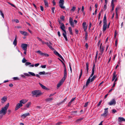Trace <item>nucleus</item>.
<instances>
[{
	"instance_id": "obj_1",
	"label": "nucleus",
	"mask_w": 125,
	"mask_h": 125,
	"mask_svg": "<svg viewBox=\"0 0 125 125\" xmlns=\"http://www.w3.org/2000/svg\"><path fill=\"white\" fill-rule=\"evenodd\" d=\"M9 105V103H8L4 107L1 108L0 111V114H3V115H5L6 113L7 110L8 108Z\"/></svg>"
},
{
	"instance_id": "obj_2",
	"label": "nucleus",
	"mask_w": 125,
	"mask_h": 125,
	"mask_svg": "<svg viewBox=\"0 0 125 125\" xmlns=\"http://www.w3.org/2000/svg\"><path fill=\"white\" fill-rule=\"evenodd\" d=\"M31 93L33 95H36V97H38L42 94L41 91L39 90L32 91L31 92Z\"/></svg>"
},
{
	"instance_id": "obj_3",
	"label": "nucleus",
	"mask_w": 125,
	"mask_h": 125,
	"mask_svg": "<svg viewBox=\"0 0 125 125\" xmlns=\"http://www.w3.org/2000/svg\"><path fill=\"white\" fill-rule=\"evenodd\" d=\"M94 74V73H92V74L90 75V77L88 78V79L87 80V81L86 82V84L85 85H84L83 86V88H86L88 85L90 83V80L91 79V78L92 77Z\"/></svg>"
},
{
	"instance_id": "obj_4",
	"label": "nucleus",
	"mask_w": 125,
	"mask_h": 125,
	"mask_svg": "<svg viewBox=\"0 0 125 125\" xmlns=\"http://www.w3.org/2000/svg\"><path fill=\"white\" fill-rule=\"evenodd\" d=\"M59 6L62 9L65 8V7L63 6L64 4V0H60L59 1Z\"/></svg>"
},
{
	"instance_id": "obj_5",
	"label": "nucleus",
	"mask_w": 125,
	"mask_h": 125,
	"mask_svg": "<svg viewBox=\"0 0 125 125\" xmlns=\"http://www.w3.org/2000/svg\"><path fill=\"white\" fill-rule=\"evenodd\" d=\"M108 108L104 109V113L101 115L102 116H104V117H105L107 115L108 113Z\"/></svg>"
},
{
	"instance_id": "obj_6",
	"label": "nucleus",
	"mask_w": 125,
	"mask_h": 125,
	"mask_svg": "<svg viewBox=\"0 0 125 125\" xmlns=\"http://www.w3.org/2000/svg\"><path fill=\"white\" fill-rule=\"evenodd\" d=\"M116 102L115 100L114 99H113L110 102L108 103L110 105H115L116 104Z\"/></svg>"
},
{
	"instance_id": "obj_7",
	"label": "nucleus",
	"mask_w": 125,
	"mask_h": 125,
	"mask_svg": "<svg viewBox=\"0 0 125 125\" xmlns=\"http://www.w3.org/2000/svg\"><path fill=\"white\" fill-rule=\"evenodd\" d=\"M27 44L25 43H22L21 45V47L23 50H27Z\"/></svg>"
},
{
	"instance_id": "obj_8",
	"label": "nucleus",
	"mask_w": 125,
	"mask_h": 125,
	"mask_svg": "<svg viewBox=\"0 0 125 125\" xmlns=\"http://www.w3.org/2000/svg\"><path fill=\"white\" fill-rule=\"evenodd\" d=\"M23 106L22 104H21L20 103L17 104L16 106V107L15 108V110L16 111L18 109L20 108V107H21Z\"/></svg>"
},
{
	"instance_id": "obj_9",
	"label": "nucleus",
	"mask_w": 125,
	"mask_h": 125,
	"mask_svg": "<svg viewBox=\"0 0 125 125\" xmlns=\"http://www.w3.org/2000/svg\"><path fill=\"white\" fill-rule=\"evenodd\" d=\"M83 28L84 29V31H86L87 29V25L85 22H83L82 24Z\"/></svg>"
},
{
	"instance_id": "obj_10",
	"label": "nucleus",
	"mask_w": 125,
	"mask_h": 125,
	"mask_svg": "<svg viewBox=\"0 0 125 125\" xmlns=\"http://www.w3.org/2000/svg\"><path fill=\"white\" fill-rule=\"evenodd\" d=\"M7 99V97L6 96H3L2 98L1 99V102L3 103L6 102Z\"/></svg>"
},
{
	"instance_id": "obj_11",
	"label": "nucleus",
	"mask_w": 125,
	"mask_h": 125,
	"mask_svg": "<svg viewBox=\"0 0 125 125\" xmlns=\"http://www.w3.org/2000/svg\"><path fill=\"white\" fill-rule=\"evenodd\" d=\"M67 76V73L66 72V69L64 70V76L62 78L63 80H65Z\"/></svg>"
},
{
	"instance_id": "obj_12",
	"label": "nucleus",
	"mask_w": 125,
	"mask_h": 125,
	"mask_svg": "<svg viewBox=\"0 0 125 125\" xmlns=\"http://www.w3.org/2000/svg\"><path fill=\"white\" fill-rule=\"evenodd\" d=\"M65 81V80H63V79H62L57 84V87H59L63 83L64 81Z\"/></svg>"
},
{
	"instance_id": "obj_13",
	"label": "nucleus",
	"mask_w": 125,
	"mask_h": 125,
	"mask_svg": "<svg viewBox=\"0 0 125 125\" xmlns=\"http://www.w3.org/2000/svg\"><path fill=\"white\" fill-rule=\"evenodd\" d=\"M69 22L71 25L73 27L74 26V23L73 22V19L71 18H70Z\"/></svg>"
},
{
	"instance_id": "obj_14",
	"label": "nucleus",
	"mask_w": 125,
	"mask_h": 125,
	"mask_svg": "<svg viewBox=\"0 0 125 125\" xmlns=\"http://www.w3.org/2000/svg\"><path fill=\"white\" fill-rule=\"evenodd\" d=\"M30 114L29 113H27L21 115V117L23 118H25L26 116H29Z\"/></svg>"
},
{
	"instance_id": "obj_15",
	"label": "nucleus",
	"mask_w": 125,
	"mask_h": 125,
	"mask_svg": "<svg viewBox=\"0 0 125 125\" xmlns=\"http://www.w3.org/2000/svg\"><path fill=\"white\" fill-rule=\"evenodd\" d=\"M62 35L63 36V37L65 38V40L66 41H68V39L66 36V32H63L62 33Z\"/></svg>"
},
{
	"instance_id": "obj_16",
	"label": "nucleus",
	"mask_w": 125,
	"mask_h": 125,
	"mask_svg": "<svg viewBox=\"0 0 125 125\" xmlns=\"http://www.w3.org/2000/svg\"><path fill=\"white\" fill-rule=\"evenodd\" d=\"M107 22H103V30L104 31H105L107 28Z\"/></svg>"
},
{
	"instance_id": "obj_17",
	"label": "nucleus",
	"mask_w": 125,
	"mask_h": 125,
	"mask_svg": "<svg viewBox=\"0 0 125 125\" xmlns=\"http://www.w3.org/2000/svg\"><path fill=\"white\" fill-rule=\"evenodd\" d=\"M45 44L48 46L49 48L52 50V51L54 50V48H52V46L50 45V44L48 42H47L46 43H45Z\"/></svg>"
},
{
	"instance_id": "obj_18",
	"label": "nucleus",
	"mask_w": 125,
	"mask_h": 125,
	"mask_svg": "<svg viewBox=\"0 0 125 125\" xmlns=\"http://www.w3.org/2000/svg\"><path fill=\"white\" fill-rule=\"evenodd\" d=\"M60 28L63 31H66L65 30V27L63 23H61V25L60 26Z\"/></svg>"
},
{
	"instance_id": "obj_19",
	"label": "nucleus",
	"mask_w": 125,
	"mask_h": 125,
	"mask_svg": "<svg viewBox=\"0 0 125 125\" xmlns=\"http://www.w3.org/2000/svg\"><path fill=\"white\" fill-rule=\"evenodd\" d=\"M118 121L119 122H120L122 121H125V119L123 117H119L118 118Z\"/></svg>"
},
{
	"instance_id": "obj_20",
	"label": "nucleus",
	"mask_w": 125,
	"mask_h": 125,
	"mask_svg": "<svg viewBox=\"0 0 125 125\" xmlns=\"http://www.w3.org/2000/svg\"><path fill=\"white\" fill-rule=\"evenodd\" d=\"M28 100L26 99H23L21 100H20V103L21 104H24L26 103L27 102Z\"/></svg>"
},
{
	"instance_id": "obj_21",
	"label": "nucleus",
	"mask_w": 125,
	"mask_h": 125,
	"mask_svg": "<svg viewBox=\"0 0 125 125\" xmlns=\"http://www.w3.org/2000/svg\"><path fill=\"white\" fill-rule=\"evenodd\" d=\"M39 84L41 87L43 89H45L46 90H48V88L46 87L45 86L43 85L41 83H39Z\"/></svg>"
},
{
	"instance_id": "obj_22",
	"label": "nucleus",
	"mask_w": 125,
	"mask_h": 125,
	"mask_svg": "<svg viewBox=\"0 0 125 125\" xmlns=\"http://www.w3.org/2000/svg\"><path fill=\"white\" fill-rule=\"evenodd\" d=\"M13 44L15 46H16L17 44V37L16 36L13 42Z\"/></svg>"
},
{
	"instance_id": "obj_23",
	"label": "nucleus",
	"mask_w": 125,
	"mask_h": 125,
	"mask_svg": "<svg viewBox=\"0 0 125 125\" xmlns=\"http://www.w3.org/2000/svg\"><path fill=\"white\" fill-rule=\"evenodd\" d=\"M53 98H47L46 99L45 101L46 102H51V101L52 100H53Z\"/></svg>"
},
{
	"instance_id": "obj_24",
	"label": "nucleus",
	"mask_w": 125,
	"mask_h": 125,
	"mask_svg": "<svg viewBox=\"0 0 125 125\" xmlns=\"http://www.w3.org/2000/svg\"><path fill=\"white\" fill-rule=\"evenodd\" d=\"M20 32L21 34L24 36H27L28 35V33L27 32Z\"/></svg>"
},
{
	"instance_id": "obj_25",
	"label": "nucleus",
	"mask_w": 125,
	"mask_h": 125,
	"mask_svg": "<svg viewBox=\"0 0 125 125\" xmlns=\"http://www.w3.org/2000/svg\"><path fill=\"white\" fill-rule=\"evenodd\" d=\"M102 45V43H101L100 45V52H103L104 49L103 47L102 48H101Z\"/></svg>"
},
{
	"instance_id": "obj_26",
	"label": "nucleus",
	"mask_w": 125,
	"mask_h": 125,
	"mask_svg": "<svg viewBox=\"0 0 125 125\" xmlns=\"http://www.w3.org/2000/svg\"><path fill=\"white\" fill-rule=\"evenodd\" d=\"M89 64V63L88 62H87L86 63V70H87V73L88 72V70H89V68H88Z\"/></svg>"
},
{
	"instance_id": "obj_27",
	"label": "nucleus",
	"mask_w": 125,
	"mask_h": 125,
	"mask_svg": "<svg viewBox=\"0 0 125 125\" xmlns=\"http://www.w3.org/2000/svg\"><path fill=\"white\" fill-rule=\"evenodd\" d=\"M95 69V64L93 63V66L92 69V73H94V70Z\"/></svg>"
},
{
	"instance_id": "obj_28",
	"label": "nucleus",
	"mask_w": 125,
	"mask_h": 125,
	"mask_svg": "<svg viewBox=\"0 0 125 125\" xmlns=\"http://www.w3.org/2000/svg\"><path fill=\"white\" fill-rule=\"evenodd\" d=\"M31 102L28 103L25 106L26 107L29 108L30 106L31 105Z\"/></svg>"
},
{
	"instance_id": "obj_29",
	"label": "nucleus",
	"mask_w": 125,
	"mask_h": 125,
	"mask_svg": "<svg viewBox=\"0 0 125 125\" xmlns=\"http://www.w3.org/2000/svg\"><path fill=\"white\" fill-rule=\"evenodd\" d=\"M96 77V75H94L91 79L90 82H91L93 81Z\"/></svg>"
},
{
	"instance_id": "obj_30",
	"label": "nucleus",
	"mask_w": 125,
	"mask_h": 125,
	"mask_svg": "<svg viewBox=\"0 0 125 125\" xmlns=\"http://www.w3.org/2000/svg\"><path fill=\"white\" fill-rule=\"evenodd\" d=\"M45 6L47 7H48V3L46 0H44V1Z\"/></svg>"
},
{
	"instance_id": "obj_31",
	"label": "nucleus",
	"mask_w": 125,
	"mask_h": 125,
	"mask_svg": "<svg viewBox=\"0 0 125 125\" xmlns=\"http://www.w3.org/2000/svg\"><path fill=\"white\" fill-rule=\"evenodd\" d=\"M28 73L32 76H36L35 74L34 73L31 72H28Z\"/></svg>"
},
{
	"instance_id": "obj_32",
	"label": "nucleus",
	"mask_w": 125,
	"mask_h": 125,
	"mask_svg": "<svg viewBox=\"0 0 125 125\" xmlns=\"http://www.w3.org/2000/svg\"><path fill=\"white\" fill-rule=\"evenodd\" d=\"M103 22H107L106 18V14L104 15L103 19Z\"/></svg>"
},
{
	"instance_id": "obj_33",
	"label": "nucleus",
	"mask_w": 125,
	"mask_h": 125,
	"mask_svg": "<svg viewBox=\"0 0 125 125\" xmlns=\"http://www.w3.org/2000/svg\"><path fill=\"white\" fill-rule=\"evenodd\" d=\"M41 55L43 56V53L42 52L38 50L36 52Z\"/></svg>"
},
{
	"instance_id": "obj_34",
	"label": "nucleus",
	"mask_w": 125,
	"mask_h": 125,
	"mask_svg": "<svg viewBox=\"0 0 125 125\" xmlns=\"http://www.w3.org/2000/svg\"><path fill=\"white\" fill-rule=\"evenodd\" d=\"M45 72L44 71L42 72H40L39 73V74L40 75H44L45 74Z\"/></svg>"
},
{
	"instance_id": "obj_35",
	"label": "nucleus",
	"mask_w": 125,
	"mask_h": 125,
	"mask_svg": "<svg viewBox=\"0 0 125 125\" xmlns=\"http://www.w3.org/2000/svg\"><path fill=\"white\" fill-rule=\"evenodd\" d=\"M88 33L87 32H86L85 34V40H87V38Z\"/></svg>"
},
{
	"instance_id": "obj_36",
	"label": "nucleus",
	"mask_w": 125,
	"mask_h": 125,
	"mask_svg": "<svg viewBox=\"0 0 125 125\" xmlns=\"http://www.w3.org/2000/svg\"><path fill=\"white\" fill-rule=\"evenodd\" d=\"M54 51V53L56 55L58 56L60 54H59L58 52L56 51L55 49H54V50H53Z\"/></svg>"
},
{
	"instance_id": "obj_37",
	"label": "nucleus",
	"mask_w": 125,
	"mask_h": 125,
	"mask_svg": "<svg viewBox=\"0 0 125 125\" xmlns=\"http://www.w3.org/2000/svg\"><path fill=\"white\" fill-rule=\"evenodd\" d=\"M76 9V7L75 6L73 7L72 9L70 11H72L73 12Z\"/></svg>"
},
{
	"instance_id": "obj_38",
	"label": "nucleus",
	"mask_w": 125,
	"mask_h": 125,
	"mask_svg": "<svg viewBox=\"0 0 125 125\" xmlns=\"http://www.w3.org/2000/svg\"><path fill=\"white\" fill-rule=\"evenodd\" d=\"M83 74V72H82V69H81V72H80V74L79 77V79H80L81 78V76H82Z\"/></svg>"
},
{
	"instance_id": "obj_39",
	"label": "nucleus",
	"mask_w": 125,
	"mask_h": 125,
	"mask_svg": "<svg viewBox=\"0 0 125 125\" xmlns=\"http://www.w3.org/2000/svg\"><path fill=\"white\" fill-rule=\"evenodd\" d=\"M116 76V72L115 71L113 73V78H115Z\"/></svg>"
},
{
	"instance_id": "obj_40",
	"label": "nucleus",
	"mask_w": 125,
	"mask_h": 125,
	"mask_svg": "<svg viewBox=\"0 0 125 125\" xmlns=\"http://www.w3.org/2000/svg\"><path fill=\"white\" fill-rule=\"evenodd\" d=\"M0 12L1 15L2 16V17L4 18V15L3 13L2 12V11L1 10H0Z\"/></svg>"
},
{
	"instance_id": "obj_41",
	"label": "nucleus",
	"mask_w": 125,
	"mask_h": 125,
	"mask_svg": "<svg viewBox=\"0 0 125 125\" xmlns=\"http://www.w3.org/2000/svg\"><path fill=\"white\" fill-rule=\"evenodd\" d=\"M83 119V118H79L77 120L76 122H79L80 121L82 120Z\"/></svg>"
},
{
	"instance_id": "obj_42",
	"label": "nucleus",
	"mask_w": 125,
	"mask_h": 125,
	"mask_svg": "<svg viewBox=\"0 0 125 125\" xmlns=\"http://www.w3.org/2000/svg\"><path fill=\"white\" fill-rule=\"evenodd\" d=\"M27 60H26L24 58L22 60V62L23 63L25 62Z\"/></svg>"
},
{
	"instance_id": "obj_43",
	"label": "nucleus",
	"mask_w": 125,
	"mask_h": 125,
	"mask_svg": "<svg viewBox=\"0 0 125 125\" xmlns=\"http://www.w3.org/2000/svg\"><path fill=\"white\" fill-rule=\"evenodd\" d=\"M43 53V56H44L46 57H49V55L47 53Z\"/></svg>"
},
{
	"instance_id": "obj_44",
	"label": "nucleus",
	"mask_w": 125,
	"mask_h": 125,
	"mask_svg": "<svg viewBox=\"0 0 125 125\" xmlns=\"http://www.w3.org/2000/svg\"><path fill=\"white\" fill-rule=\"evenodd\" d=\"M88 102H87L86 103H85L84 105V107H87L88 105Z\"/></svg>"
},
{
	"instance_id": "obj_45",
	"label": "nucleus",
	"mask_w": 125,
	"mask_h": 125,
	"mask_svg": "<svg viewBox=\"0 0 125 125\" xmlns=\"http://www.w3.org/2000/svg\"><path fill=\"white\" fill-rule=\"evenodd\" d=\"M111 6L112 7V9L111 10V11L112 12L114 10V5L111 4Z\"/></svg>"
},
{
	"instance_id": "obj_46",
	"label": "nucleus",
	"mask_w": 125,
	"mask_h": 125,
	"mask_svg": "<svg viewBox=\"0 0 125 125\" xmlns=\"http://www.w3.org/2000/svg\"><path fill=\"white\" fill-rule=\"evenodd\" d=\"M31 64V63L30 62H26L25 63V65L26 66H27L30 65Z\"/></svg>"
},
{
	"instance_id": "obj_47",
	"label": "nucleus",
	"mask_w": 125,
	"mask_h": 125,
	"mask_svg": "<svg viewBox=\"0 0 125 125\" xmlns=\"http://www.w3.org/2000/svg\"><path fill=\"white\" fill-rule=\"evenodd\" d=\"M58 56L61 59H62L63 61H64V60L62 57L61 55L60 54Z\"/></svg>"
},
{
	"instance_id": "obj_48",
	"label": "nucleus",
	"mask_w": 125,
	"mask_h": 125,
	"mask_svg": "<svg viewBox=\"0 0 125 125\" xmlns=\"http://www.w3.org/2000/svg\"><path fill=\"white\" fill-rule=\"evenodd\" d=\"M60 19L62 21H64V17L63 15L60 18Z\"/></svg>"
},
{
	"instance_id": "obj_49",
	"label": "nucleus",
	"mask_w": 125,
	"mask_h": 125,
	"mask_svg": "<svg viewBox=\"0 0 125 125\" xmlns=\"http://www.w3.org/2000/svg\"><path fill=\"white\" fill-rule=\"evenodd\" d=\"M24 75L26 76H30V75L27 73H24Z\"/></svg>"
},
{
	"instance_id": "obj_50",
	"label": "nucleus",
	"mask_w": 125,
	"mask_h": 125,
	"mask_svg": "<svg viewBox=\"0 0 125 125\" xmlns=\"http://www.w3.org/2000/svg\"><path fill=\"white\" fill-rule=\"evenodd\" d=\"M8 3L10 5L12 6L13 7L15 8L16 7H15V6L14 4H11L9 2H8Z\"/></svg>"
},
{
	"instance_id": "obj_51",
	"label": "nucleus",
	"mask_w": 125,
	"mask_h": 125,
	"mask_svg": "<svg viewBox=\"0 0 125 125\" xmlns=\"http://www.w3.org/2000/svg\"><path fill=\"white\" fill-rule=\"evenodd\" d=\"M55 9V8L54 7H52V13H54V10Z\"/></svg>"
},
{
	"instance_id": "obj_52",
	"label": "nucleus",
	"mask_w": 125,
	"mask_h": 125,
	"mask_svg": "<svg viewBox=\"0 0 125 125\" xmlns=\"http://www.w3.org/2000/svg\"><path fill=\"white\" fill-rule=\"evenodd\" d=\"M40 7L41 10L42 11H43L44 10V8L42 6H40Z\"/></svg>"
},
{
	"instance_id": "obj_53",
	"label": "nucleus",
	"mask_w": 125,
	"mask_h": 125,
	"mask_svg": "<svg viewBox=\"0 0 125 125\" xmlns=\"http://www.w3.org/2000/svg\"><path fill=\"white\" fill-rule=\"evenodd\" d=\"M112 112L113 113H115L116 112V110L115 109H114L112 110Z\"/></svg>"
},
{
	"instance_id": "obj_54",
	"label": "nucleus",
	"mask_w": 125,
	"mask_h": 125,
	"mask_svg": "<svg viewBox=\"0 0 125 125\" xmlns=\"http://www.w3.org/2000/svg\"><path fill=\"white\" fill-rule=\"evenodd\" d=\"M102 102V101H100L98 103V104H97V106H100V105L101 104V102Z\"/></svg>"
},
{
	"instance_id": "obj_55",
	"label": "nucleus",
	"mask_w": 125,
	"mask_h": 125,
	"mask_svg": "<svg viewBox=\"0 0 125 125\" xmlns=\"http://www.w3.org/2000/svg\"><path fill=\"white\" fill-rule=\"evenodd\" d=\"M117 34V32H115V34H114V37L115 38H116Z\"/></svg>"
},
{
	"instance_id": "obj_56",
	"label": "nucleus",
	"mask_w": 125,
	"mask_h": 125,
	"mask_svg": "<svg viewBox=\"0 0 125 125\" xmlns=\"http://www.w3.org/2000/svg\"><path fill=\"white\" fill-rule=\"evenodd\" d=\"M37 39L39 41H40L41 42L42 41V39L39 38L38 37H36Z\"/></svg>"
},
{
	"instance_id": "obj_57",
	"label": "nucleus",
	"mask_w": 125,
	"mask_h": 125,
	"mask_svg": "<svg viewBox=\"0 0 125 125\" xmlns=\"http://www.w3.org/2000/svg\"><path fill=\"white\" fill-rule=\"evenodd\" d=\"M52 3L53 4V6L55 5H56V3L55 2V1L54 0H53L52 1Z\"/></svg>"
},
{
	"instance_id": "obj_58",
	"label": "nucleus",
	"mask_w": 125,
	"mask_h": 125,
	"mask_svg": "<svg viewBox=\"0 0 125 125\" xmlns=\"http://www.w3.org/2000/svg\"><path fill=\"white\" fill-rule=\"evenodd\" d=\"M117 40L116 39L115 40V46H116L117 45Z\"/></svg>"
},
{
	"instance_id": "obj_59",
	"label": "nucleus",
	"mask_w": 125,
	"mask_h": 125,
	"mask_svg": "<svg viewBox=\"0 0 125 125\" xmlns=\"http://www.w3.org/2000/svg\"><path fill=\"white\" fill-rule=\"evenodd\" d=\"M14 21H15L16 23H18L19 22V20L17 19H16L15 20H14Z\"/></svg>"
},
{
	"instance_id": "obj_60",
	"label": "nucleus",
	"mask_w": 125,
	"mask_h": 125,
	"mask_svg": "<svg viewBox=\"0 0 125 125\" xmlns=\"http://www.w3.org/2000/svg\"><path fill=\"white\" fill-rule=\"evenodd\" d=\"M107 8V6H106V4H105L104 5V10H105Z\"/></svg>"
},
{
	"instance_id": "obj_61",
	"label": "nucleus",
	"mask_w": 125,
	"mask_h": 125,
	"mask_svg": "<svg viewBox=\"0 0 125 125\" xmlns=\"http://www.w3.org/2000/svg\"><path fill=\"white\" fill-rule=\"evenodd\" d=\"M46 65H42L41 66V67L42 68H45L46 67Z\"/></svg>"
},
{
	"instance_id": "obj_62",
	"label": "nucleus",
	"mask_w": 125,
	"mask_h": 125,
	"mask_svg": "<svg viewBox=\"0 0 125 125\" xmlns=\"http://www.w3.org/2000/svg\"><path fill=\"white\" fill-rule=\"evenodd\" d=\"M61 123L62 122H58L56 124V125H60Z\"/></svg>"
},
{
	"instance_id": "obj_63",
	"label": "nucleus",
	"mask_w": 125,
	"mask_h": 125,
	"mask_svg": "<svg viewBox=\"0 0 125 125\" xmlns=\"http://www.w3.org/2000/svg\"><path fill=\"white\" fill-rule=\"evenodd\" d=\"M39 65V63H37L35 64L34 66L35 67H37Z\"/></svg>"
},
{
	"instance_id": "obj_64",
	"label": "nucleus",
	"mask_w": 125,
	"mask_h": 125,
	"mask_svg": "<svg viewBox=\"0 0 125 125\" xmlns=\"http://www.w3.org/2000/svg\"><path fill=\"white\" fill-rule=\"evenodd\" d=\"M13 79L15 80H17L18 79V78L17 77H15L13 78Z\"/></svg>"
}]
</instances>
